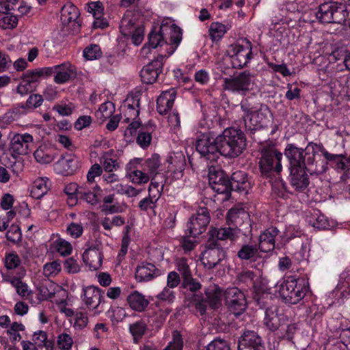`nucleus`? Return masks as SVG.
Returning a JSON list of instances; mask_svg holds the SVG:
<instances>
[{
    "label": "nucleus",
    "mask_w": 350,
    "mask_h": 350,
    "mask_svg": "<svg viewBox=\"0 0 350 350\" xmlns=\"http://www.w3.org/2000/svg\"><path fill=\"white\" fill-rule=\"evenodd\" d=\"M278 234L276 228H269L265 230L259 237L258 250L261 252H269L275 247V238Z\"/></svg>",
    "instance_id": "nucleus-23"
},
{
    "label": "nucleus",
    "mask_w": 350,
    "mask_h": 350,
    "mask_svg": "<svg viewBox=\"0 0 350 350\" xmlns=\"http://www.w3.org/2000/svg\"><path fill=\"white\" fill-rule=\"evenodd\" d=\"M284 319L283 315L278 313V307L273 306L267 309L264 322L270 330H275L280 326Z\"/></svg>",
    "instance_id": "nucleus-31"
},
{
    "label": "nucleus",
    "mask_w": 350,
    "mask_h": 350,
    "mask_svg": "<svg viewBox=\"0 0 350 350\" xmlns=\"http://www.w3.org/2000/svg\"><path fill=\"white\" fill-rule=\"evenodd\" d=\"M124 222L125 220L122 217L116 215L111 218L105 217L102 220L101 224L105 230H110L113 226H122L124 224Z\"/></svg>",
    "instance_id": "nucleus-53"
},
{
    "label": "nucleus",
    "mask_w": 350,
    "mask_h": 350,
    "mask_svg": "<svg viewBox=\"0 0 350 350\" xmlns=\"http://www.w3.org/2000/svg\"><path fill=\"white\" fill-rule=\"evenodd\" d=\"M306 150L308 151L307 154L312 153L313 157L319 152L322 153V154L327 161L334 162L336 163V167L338 169L345 170L347 167L345 163L342 160V157L341 154H330L327 150H325L323 146L321 144L309 143L306 147Z\"/></svg>",
    "instance_id": "nucleus-19"
},
{
    "label": "nucleus",
    "mask_w": 350,
    "mask_h": 350,
    "mask_svg": "<svg viewBox=\"0 0 350 350\" xmlns=\"http://www.w3.org/2000/svg\"><path fill=\"white\" fill-rule=\"evenodd\" d=\"M196 150L207 161H216L220 154L217 137L210 133L202 134L196 142Z\"/></svg>",
    "instance_id": "nucleus-11"
},
{
    "label": "nucleus",
    "mask_w": 350,
    "mask_h": 350,
    "mask_svg": "<svg viewBox=\"0 0 350 350\" xmlns=\"http://www.w3.org/2000/svg\"><path fill=\"white\" fill-rule=\"evenodd\" d=\"M115 111V107L110 101L105 102L100 105L96 111L95 116L100 123L104 122L107 119L111 118Z\"/></svg>",
    "instance_id": "nucleus-42"
},
{
    "label": "nucleus",
    "mask_w": 350,
    "mask_h": 350,
    "mask_svg": "<svg viewBox=\"0 0 350 350\" xmlns=\"http://www.w3.org/2000/svg\"><path fill=\"white\" fill-rule=\"evenodd\" d=\"M79 16L77 7L71 2L66 3L61 11V21L64 25L70 23H75Z\"/></svg>",
    "instance_id": "nucleus-36"
},
{
    "label": "nucleus",
    "mask_w": 350,
    "mask_h": 350,
    "mask_svg": "<svg viewBox=\"0 0 350 350\" xmlns=\"http://www.w3.org/2000/svg\"><path fill=\"white\" fill-rule=\"evenodd\" d=\"M24 329L25 326L22 323L17 322L13 323L7 331L8 334L10 336V340L13 342L19 341L21 339V336L18 332L23 331Z\"/></svg>",
    "instance_id": "nucleus-54"
},
{
    "label": "nucleus",
    "mask_w": 350,
    "mask_h": 350,
    "mask_svg": "<svg viewBox=\"0 0 350 350\" xmlns=\"http://www.w3.org/2000/svg\"><path fill=\"white\" fill-rule=\"evenodd\" d=\"M73 344V338L70 334L63 332L57 336V347L59 350H71Z\"/></svg>",
    "instance_id": "nucleus-48"
},
{
    "label": "nucleus",
    "mask_w": 350,
    "mask_h": 350,
    "mask_svg": "<svg viewBox=\"0 0 350 350\" xmlns=\"http://www.w3.org/2000/svg\"><path fill=\"white\" fill-rule=\"evenodd\" d=\"M290 182L292 187L298 191H304L309 185L306 168L291 169Z\"/></svg>",
    "instance_id": "nucleus-25"
},
{
    "label": "nucleus",
    "mask_w": 350,
    "mask_h": 350,
    "mask_svg": "<svg viewBox=\"0 0 350 350\" xmlns=\"http://www.w3.org/2000/svg\"><path fill=\"white\" fill-rule=\"evenodd\" d=\"M183 340L180 333L177 331L173 332V339L164 350H182Z\"/></svg>",
    "instance_id": "nucleus-63"
},
{
    "label": "nucleus",
    "mask_w": 350,
    "mask_h": 350,
    "mask_svg": "<svg viewBox=\"0 0 350 350\" xmlns=\"http://www.w3.org/2000/svg\"><path fill=\"white\" fill-rule=\"evenodd\" d=\"M224 295L226 304L234 315H239L245 310V297L239 289L236 287L228 288Z\"/></svg>",
    "instance_id": "nucleus-16"
},
{
    "label": "nucleus",
    "mask_w": 350,
    "mask_h": 350,
    "mask_svg": "<svg viewBox=\"0 0 350 350\" xmlns=\"http://www.w3.org/2000/svg\"><path fill=\"white\" fill-rule=\"evenodd\" d=\"M175 293L172 288L165 287L161 293L157 295V299L162 302L172 303L175 299Z\"/></svg>",
    "instance_id": "nucleus-60"
},
{
    "label": "nucleus",
    "mask_w": 350,
    "mask_h": 350,
    "mask_svg": "<svg viewBox=\"0 0 350 350\" xmlns=\"http://www.w3.org/2000/svg\"><path fill=\"white\" fill-rule=\"evenodd\" d=\"M282 154L273 147L264 148L262 150V157L260 160V167L262 173L275 171L280 173L282 167L281 160Z\"/></svg>",
    "instance_id": "nucleus-12"
},
{
    "label": "nucleus",
    "mask_w": 350,
    "mask_h": 350,
    "mask_svg": "<svg viewBox=\"0 0 350 350\" xmlns=\"http://www.w3.org/2000/svg\"><path fill=\"white\" fill-rule=\"evenodd\" d=\"M241 109L245 113V127L251 131H255L262 127L270 115V111L265 105L260 106V108H250L243 102L241 103Z\"/></svg>",
    "instance_id": "nucleus-10"
},
{
    "label": "nucleus",
    "mask_w": 350,
    "mask_h": 350,
    "mask_svg": "<svg viewBox=\"0 0 350 350\" xmlns=\"http://www.w3.org/2000/svg\"><path fill=\"white\" fill-rule=\"evenodd\" d=\"M247 217V213L241 208H232L229 210L226 220L228 224L239 225Z\"/></svg>",
    "instance_id": "nucleus-43"
},
{
    "label": "nucleus",
    "mask_w": 350,
    "mask_h": 350,
    "mask_svg": "<svg viewBox=\"0 0 350 350\" xmlns=\"http://www.w3.org/2000/svg\"><path fill=\"white\" fill-rule=\"evenodd\" d=\"M336 288L343 296L350 294V266L347 267L340 274Z\"/></svg>",
    "instance_id": "nucleus-41"
},
{
    "label": "nucleus",
    "mask_w": 350,
    "mask_h": 350,
    "mask_svg": "<svg viewBox=\"0 0 350 350\" xmlns=\"http://www.w3.org/2000/svg\"><path fill=\"white\" fill-rule=\"evenodd\" d=\"M88 11L93 17L102 16L104 14V7L100 1L90 2L88 4Z\"/></svg>",
    "instance_id": "nucleus-62"
},
{
    "label": "nucleus",
    "mask_w": 350,
    "mask_h": 350,
    "mask_svg": "<svg viewBox=\"0 0 350 350\" xmlns=\"http://www.w3.org/2000/svg\"><path fill=\"white\" fill-rule=\"evenodd\" d=\"M79 163V159L76 156L68 154L55 163V168L60 174L70 175L77 170Z\"/></svg>",
    "instance_id": "nucleus-24"
},
{
    "label": "nucleus",
    "mask_w": 350,
    "mask_h": 350,
    "mask_svg": "<svg viewBox=\"0 0 350 350\" xmlns=\"http://www.w3.org/2000/svg\"><path fill=\"white\" fill-rule=\"evenodd\" d=\"M226 256V252L220 248L215 240H209L206 250L202 253L201 261L205 267H215Z\"/></svg>",
    "instance_id": "nucleus-15"
},
{
    "label": "nucleus",
    "mask_w": 350,
    "mask_h": 350,
    "mask_svg": "<svg viewBox=\"0 0 350 350\" xmlns=\"http://www.w3.org/2000/svg\"><path fill=\"white\" fill-rule=\"evenodd\" d=\"M177 270L180 273L184 279H188L191 275V271L187 260L185 258H179L176 260Z\"/></svg>",
    "instance_id": "nucleus-58"
},
{
    "label": "nucleus",
    "mask_w": 350,
    "mask_h": 350,
    "mask_svg": "<svg viewBox=\"0 0 350 350\" xmlns=\"http://www.w3.org/2000/svg\"><path fill=\"white\" fill-rule=\"evenodd\" d=\"M101 189L98 186H95L92 191L85 192L81 190L79 193L81 194L82 198L90 204L98 203L100 196Z\"/></svg>",
    "instance_id": "nucleus-50"
},
{
    "label": "nucleus",
    "mask_w": 350,
    "mask_h": 350,
    "mask_svg": "<svg viewBox=\"0 0 350 350\" xmlns=\"http://www.w3.org/2000/svg\"><path fill=\"white\" fill-rule=\"evenodd\" d=\"M148 46H144L141 49V54L146 56L150 51V48H159L160 54L157 57L163 59V57H168L176 51V46L170 45L165 34L161 32V27L158 30L154 29L149 33Z\"/></svg>",
    "instance_id": "nucleus-9"
},
{
    "label": "nucleus",
    "mask_w": 350,
    "mask_h": 350,
    "mask_svg": "<svg viewBox=\"0 0 350 350\" xmlns=\"http://www.w3.org/2000/svg\"><path fill=\"white\" fill-rule=\"evenodd\" d=\"M127 302L132 310L137 312L144 311L149 304L145 296L137 291L127 297Z\"/></svg>",
    "instance_id": "nucleus-33"
},
{
    "label": "nucleus",
    "mask_w": 350,
    "mask_h": 350,
    "mask_svg": "<svg viewBox=\"0 0 350 350\" xmlns=\"http://www.w3.org/2000/svg\"><path fill=\"white\" fill-rule=\"evenodd\" d=\"M159 184L151 182L149 186V197L142 199L139 206L142 211L151 210L155 215L154 208L157 206V202L160 197V193L158 189Z\"/></svg>",
    "instance_id": "nucleus-28"
},
{
    "label": "nucleus",
    "mask_w": 350,
    "mask_h": 350,
    "mask_svg": "<svg viewBox=\"0 0 350 350\" xmlns=\"http://www.w3.org/2000/svg\"><path fill=\"white\" fill-rule=\"evenodd\" d=\"M223 82V88L225 90L241 95H245L257 88L256 77L246 71L234 77L225 78Z\"/></svg>",
    "instance_id": "nucleus-4"
},
{
    "label": "nucleus",
    "mask_w": 350,
    "mask_h": 350,
    "mask_svg": "<svg viewBox=\"0 0 350 350\" xmlns=\"http://www.w3.org/2000/svg\"><path fill=\"white\" fill-rule=\"evenodd\" d=\"M140 163V159H135L126 166V175L134 184L142 185L149 181L150 175L148 172L138 170L137 165Z\"/></svg>",
    "instance_id": "nucleus-20"
},
{
    "label": "nucleus",
    "mask_w": 350,
    "mask_h": 350,
    "mask_svg": "<svg viewBox=\"0 0 350 350\" xmlns=\"http://www.w3.org/2000/svg\"><path fill=\"white\" fill-rule=\"evenodd\" d=\"M239 350H265L262 345V340L253 331L245 332L239 342Z\"/></svg>",
    "instance_id": "nucleus-21"
},
{
    "label": "nucleus",
    "mask_w": 350,
    "mask_h": 350,
    "mask_svg": "<svg viewBox=\"0 0 350 350\" xmlns=\"http://www.w3.org/2000/svg\"><path fill=\"white\" fill-rule=\"evenodd\" d=\"M4 262L8 269H13L20 265L21 260L16 253L12 252L5 255Z\"/></svg>",
    "instance_id": "nucleus-61"
},
{
    "label": "nucleus",
    "mask_w": 350,
    "mask_h": 350,
    "mask_svg": "<svg viewBox=\"0 0 350 350\" xmlns=\"http://www.w3.org/2000/svg\"><path fill=\"white\" fill-rule=\"evenodd\" d=\"M219 153L226 157L235 158L243 153L246 147L243 133L235 128H228L217 136Z\"/></svg>",
    "instance_id": "nucleus-1"
},
{
    "label": "nucleus",
    "mask_w": 350,
    "mask_h": 350,
    "mask_svg": "<svg viewBox=\"0 0 350 350\" xmlns=\"http://www.w3.org/2000/svg\"><path fill=\"white\" fill-rule=\"evenodd\" d=\"M139 94H129L121 106L122 122L129 123L124 131L126 137L135 135L139 126V122L135 120L139 113Z\"/></svg>",
    "instance_id": "nucleus-3"
},
{
    "label": "nucleus",
    "mask_w": 350,
    "mask_h": 350,
    "mask_svg": "<svg viewBox=\"0 0 350 350\" xmlns=\"http://www.w3.org/2000/svg\"><path fill=\"white\" fill-rule=\"evenodd\" d=\"M51 183L46 177L36 178L32 183L31 187V196L36 199L42 198L49 190Z\"/></svg>",
    "instance_id": "nucleus-32"
},
{
    "label": "nucleus",
    "mask_w": 350,
    "mask_h": 350,
    "mask_svg": "<svg viewBox=\"0 0 350 350\" xmlns=\"http://www.w3.org/2000/svg\"><path fill=\"white\" fill-rule=\"evenodd\" d=\"M160 165L161 160L159 155L154 154L145 161L143 164V170L144 171L147 170L148 173L152 176L157 174V170L160 167Z\"/></svg>",
    "instance_id": "nucleus-47"
},
{
    "label": "nucleus",
    "mask_w": 350,
    "mask_h": 350,
    "mask_svg": "<svg viewBox=\"0 0 350 350\" xmlns=\"http://www.w3.org/2000/svg\"><path fill=\"white\" fill-rule=\"evenodd\" d=\"M23 78L28 81L32 87L36 88L37 84L41 78L37 69L28 70L24 75Z\"/></svg>",
    "instance_id": "nucleus-64"
},
{
    "label": "nucleus",
    "mask_w": 350,
    "mask_h": 350,
    "mask_svg": "<svg viewBox=\"0 0 350 350\" xmlns=\"http://www.w3.org/2000/svg\"><path fill=\"white\" fill-rule=\"evenodd\" d=\"M3 281L10 283L16 291V293L22 296L26 297L29 294V290L27 285L23 282L20 279L11 278L10 277L3 274Z\"/></svg>",
    "instance_id": "nucleus-44"
},
{
    "label": "nucleus",
    "mask_w": 350,
    "mask_h": 350,
    "mask_svg": "<svg viewBox=\"0 0 350 350\" xmlns=\"http://www.w3.org/2000/svg\"><path fill=\"white\" fill-rule=\"evenodd\" d=\"M161 32L165 34L168 43L176 49L182 39L181 29L175 24L166 22L161 24Z\"/></svg>",
    "instance_id": "nucleus-27"
},
{
    "label": "nucleus",
    "mask_w": 350,
    "mask_h": 350,
    "mask_svg": "<svg viewBox=\"0 0 350 350\" xmlns=\"http://www.w3.org/2000/svg\"><path fill=\"white\" fill-rule=\"evenodd\" d=\"M176 96V91L174 88H170L163 91L157 98V111L161 114L167 113L172 109Z\"/></svg>",
    "instance_id": "nucleus-29"
},
{
    "label": "nucleus",
    "mask_w": 350,
    "mask_h": 350,
    "mask_svg": "<svg viewBox=\"0 0 350 350\" xmlns=\"http://www.w3.org/2000/svg\"><path fill=\"white\" fill-rule=\"evenodd\" d=\"M230 28L231 25L229 24H223L219 22L212 23L208 29L211 40L214 42L219 41Z\"/></svg>",
    "instance_id": "nucleus-40"
},
{
    "label": "nucleus",
    "mask_w": 350,
    "mask_h": 350,
    "mask_svg": "<svg viewBox=\"0 0 350 350\" xmlns=\"http://www.w3.org/2000/svg\"><path fill=\"white\" fill-rule=\"evenodd\" d=\"M53 246L55 249L62 256H68L70 254L72 247L71 244L63 239H57L54 243Z\"/></svg>",
    "instance_id": "nucleus-52"
},
{
    "label": "nucleus",
    "mask_w": 350,
    "mask_h": 350,
    "mask_svg": "<svg viewBox=\"0 0 350 350\" xmlns=\"http://www.w3.org/2000/svg\"><path fill=\"white\" fill-rule=\"evenodd\" d=\"M211 239L215 240L216 238L218 240H225L227 239H234L239 237L240 230L235 228H212L210 230Z\"/></svg>",
    "instance_id": "nucleus-35"
},
{
    "label": "nucleus",
    "mask_w": 350,
    "mask_h": 350,
    "mask_svg": "<svg viewBox=\"0 0 350 350\" xmlns=\"http://www.w3.org/2000/svg\"><path fill=\"white\" fill-rule=\"evenodd\" d=\"M36 161L41 164L51 163L55 157L53 150L45 145L40 146L33 152Z\"/></svg>",
    "instance_id": "nucleus-39"
},
{
    "label": "nucleus",
    "mask_w": 350,
    "mask_h": 350,
    "mask_svg": "<svg viewBox=\"0 0 350 350\" xmlns=\"http://www.w3.org/2000/svg\"><path fill=\"white\" fill-rule=\"evenodd\" d=\"M113 152V150H110L108 152H105L103 154V166L106 172H111L118 167L116 160L110 158V156Z\"/></svg>",
    "instance_id": "nucleus-51"
},
{
    "label": "nucleus",
    "mask_w": 350,
    "mask_h": 350,
    "mask_svg": "<svg viewBox=\"0 0 350 350\" xmlns=\"http://www.w3.org/2000/svg\"><path fill=\"white\" fill-rule=\"evenodd\" d=\"M252 44L246 39L238 40L231 44L227 51L232 65L235 68L245 66L252 59Z\"/></svg>",
    "instance_id": "nucleus-7"
},
{
    "label": "nucleus",
    "mask_w": 350,
    "mask_h": 350,
    "mask_svg": "<svg viewBox=\"0 0 350 350\" xmlns=\"http://www.w3.org/2000/svg\"><path fill=\"white\" fill-rule=\"evenodd\" d=\"M258 249L255 246L245 245L239 251L238 256L243 260H248L258 255Z\"/></svg>",
    "instance_id": "nucleus-55"
},
{
    "label": "nucleus",
    "mask_w": 350,
    "mask_h": 350,
    "mask_svg": "<svg viewBox=\"0 0 350 350\" xmlns=\"http://www.w3.org/2000/svg\"><path fill=\"white\" fill-rule=\"evenodd\" d=\"M317 18L321 23H341L347 18L348 11L345 5L334 1L321 3L316 13Z\"/></svg>",
    "instance_id": "nucleus-5"
},
{
    "label": "nucleus",
    "mask_w": 350,
    "mask_h": 350,
    "mask_svg": "<svg viewBox=\"0 0 350 350\" xmlns=\"http://www.w3.org/2000/svg\"><path fill=\"white\" fill-rule=\"evenodd\" d=\"M38 298L40 300L51 299L55 302V299L63 297H68L66 290L52 281H48L38 288Z\"/></svg>",
    "instance_id": "nucleus-17"
},
{
    "label": "nucleus",
    "mask_w": 350,
    "mask_h": 350,
    "mask_svg": "<svg viewBox=\"0 0 350 350\" xmlns=\"http://www.w3.org/2000/svg\"><path fill=\"white\" fill-rule=\"evenodd\" d=\"M209 185L211 189L218 194L224 195L221 200H228L230 197V181L223 171H213L209 169Z\"/></svg>",
    "instance_id": "nucleus-14"
},
{
    "label": "nucleus",
    "mask_w": 350,
    "mask_h": 350,
    "mask_svg": "<svg viewBox=\"0 0 350 350\" xmlns=\"http://www.w3.org/2000/svg\"><path fill=\"white\" fill-rule=\"evenodd\" d=\"M163 68V59L157 58L146 65L140 72L142 81L147 84L156 81Z\"/></svg>",
    "instance_id": "nucleus-18"
},
{
    "label": "nucleus",
    "mask_w": 350,
    "mask_h": 350,
    "mask_svg": "<svg viewBox=\"0 0 350 350\" xmlns=\"http://www.w3.org/2000/svg\"><path fill=\"white\" fill-rule=\"evenodd\" d=\"M61 271V265L57 260L46 263L43 267V273L46 277H52L57 275Z\"/></svg>",
    "instance_id": "nucleus-57"
},
{
    "label": "nucleus",
    "mask_w": 350,
    "mask_h": 350,
    "mask_svg": "<svg viewBox=\"0 0 350 350\" xmlns=\"http://www.w3.org/2000/svg\"><path fill=\"white\" fill-rule=\"evenodd\" d=\"M234 188L241 192L247 193L250 189V183L243 172L238 171L232 174L230 189Z\"/></svg>",
    "instance_id": "nucleus-38"
},
{
    "label": "nucleus",
    "mask_w": 350,
    "mask_h": 350,
    "mask_svg": "<svg viewBox=\"0 0 350 350\" xmlns=\"http://www.w3.org/2000/svg\"><path fill=\"white\" fill-rule=\"evenodd\" d=\"M102 297V291L96 286H89L83 288V301L89 308H97Z\"/></svg>",
    "instance_id": "nucleus-26"
},
{
    "label": "nucleus",
    "mask_w": 350,
    "mask_h": 350,
    "mask_svg": "<svg viewBox=\"0 0 350 350\" xmlns=\"http://www.w3.org/2000/svg\"><path fill=\"white\" fill-rule=\"evenodd\" d=\"M284 153L289 161L290 170L293 168H306L310 174H321L325 171L324 165L321 166L320 168L313 167L314 159L310 157L308 159L307 164H306L304 159L303 149L299 148L292 144L286 146Z\"/></svg>",
    "instance_id": "nucleus-6"
},
{
    "label": "nucleus",
    "mask_w": 350,
    "mask_h": 350,
    "mask_svg": "<svg viewBox=\"0 0 350 350\" xmlns=\"http://www.w3.org/2000/svg\"><path fill=\"white\" fill-rule=\"evenodd\" d=\"M9 151L10 155L16 159L20 156L27 155L31 152L34 138L28 133H10L9 134Z\"/></svg>",
    "instance_id": "nucleus-8"
},
{
    "label": "nucleus",
    "mask_w": 350,
    "mask_h": 350,
    "mask_svg": "<svg viewBox=\"0 0 350 350\" xmlns=\"http://www.w3.org/2000/svg\"><path fill=\"white\" fill-rule=\"evenodd\" d=\"M137 18L132 12H126L122 18L120 29V32L124 36H129L131 33L139 26L136 24Z\"/></svg>",
    "instance_id": "nucleus-34"
},
{
    "label": "nucleus",
    "mask_w": 350,
    "mask_h": 350,
    "mask_svg": "<svg viewBox=\"0 0 350 350\" xmlns=\"http://www.w3.org/2000/svg\"><path fill=\"white\" fill-rule=\"evenodd\" d=\"M18 17L12 13L5 14L0 19V26L3 29L14 28L18 24Z\"/></svg>",
    "instance_id": "nucleus-56"
},
{
    "label": "nucleus",
    "mask_w": 350,
    "mask_h": 350,
    "mask_svg": "<svg viewBox=\"0 0 350 350\" xmlns=\"http://www.w3.org/2000/svg\"><path fill=\"white\" fill-rule=\"evenodd\" d=\"M147 329V325L144 321H139L129 325V331L133 337V340L137 343L142 338Z\"/></svg>",
    "instance_id": "nucleus-46"
},
{
    "label": "nucleus",
    "mask_w": 350,
    "mask_h": 350,
    "mask_svg": "<svg viewBox=\"0 0 350 350\" xmlns=\"http://www.w3.org/2000/svg\"><path fill=\"white\" fill-rule=\"evenodd\" d=\"M168 170L181 172L185 165V158L181 151L170 153L167 159Z\"/></svg>",
    "instance_id": "nucleus-37"
},
{
    "label": "nucleus",
    "mask_w": 350,
    "mask_h": 350,
    "mask_svg": "<svg viewBox=\"0 0 350 350\" xmlns=\"http://www.w3.org/2000/svg\"><path fill=\"white\" fill-rule=\"evenodd\" d=\"M75 75V68L68 62L56 65L55 68L54 81L57 84L66 83Z\"/></svg>",
    "instance_id": "nucleus-30"
},
{
    "label": "nucleus",
    "mask_w": 350,
    "mask_h": 350,
    "mask_svg": "<svg viewBox=\"0 0 350 350\" xmlns=\"http://www.w3.org/2000/svg\"><path fill=\"white\" fill-rule=\"evenodd\" d=\"M221 292L216 286L209 287L206 291V301L213 308H217L220 305Z\"/></svg>",
    "instance_id": "nucleus-45"
},
{
    "label": "nucleus",
    "mask_w": 350,
    "mask_h": 350,
    "mask_svg": "<svg viewBox=\"0 0 350 350\" xmlns=\"http://www.w3.org/2000/svg\"><path fill=\"white\" fill-rule=\"evenodd\" d=\"M209 222L210 215L208 209L200 207L188 221L187 230L191 237H198L206 231Z\"/></svg>",
    "instance_id": "nucleus-13"
},
{
    "label": "nucleus",
    "mask_w": 350,
    "mask_h": 350,
    "mask_svg": "<svg viewBox=\"0 0 350 350\" xmlns=\"http://www.w3.org/2000/svg\"><path fill=\"white\" fill-rule=\"evenodd\" d=\"M275 287L280 297L287 303L296 304L306 295L308 288L304 280H297L294 276H288L280 285Z\"/></svg>",
    "instance_id": "nucleus-2"
},
{
    "label": "nucleus",
    "mask_w": 350,
    "mask_h": 350,
    "mask_svg": "<svg viewBox=\"0 0 350 350\" xmlns=\"http://www.w3.org/2000/svg\"><path fill=\"white\" fill-rule=\"evenodd\" d=\"M83 56L88 60L96 59L101 56L100 49L96 44H92L84 49Z\"/></svg>",
    "instance_id": "nucleus-59"
},
{
    "label": "nucleus",
    "mask_w": 350,
    "mask_h": 350,
    "mask_svg": "<svg viewBox=\"0 0 350 350\" xmlns=\"http://www.w3.org/2000/svg\"><path fill=\"white\" fill-rule=\"evenodd\" d=\"M80 191L78 185L75 183H70L66 185L64 192L67 195V203L70 206H75L77 202V193Z\"/></svg>",
    "instance_id": "nucleus-49"
},
{
    "label": "nucleus",
    "mask_w": 350,
    "mask_h": 350,
    "mask_svg": "<svg viewBox=\"0 0 350 350\" xmlns=\"http://www.w3.org/2000/svg\"><path fill=\"white\" fill-rule=\"evenodd\" d=\"M161 275V271L151 263L143 262L135 271V278L139 282H148Z\"/></svg>",
    "instance_id": "nucleus-22"
}]
</instances>
